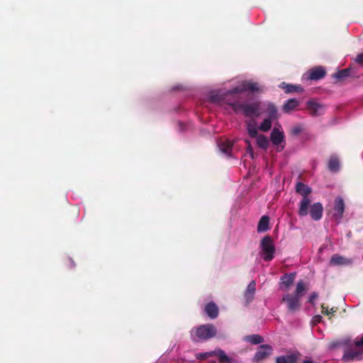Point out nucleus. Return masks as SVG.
Wrapping results in <instances>:
<instances>
[{"instance_id": "f3484780", "label": "nucleus", "mask_w": 363, "mask_h": 363, "mask_svg": "<svg viewBox=\"0 0 363 363\" xmlns=\"http://www.w3.org/2000/svg\"><path fill=\"white\" fill-rule=\"evenodd\" d=\"M256 283L255 281H252L247 286V289L245 292V298L247 303H250L253 298L256 291Z\"/></svg>"}, {"instance_id": "5701e85b", "label": "nucleus", "mask_w": 363, "mask_h": 363, "mask_svg": "<svg viewBox=\"0 0 363 363\" xmlns=\"http://www.w3.org/2000/svg\"><path fill=\"white\" fill-rule=\"evenodd\" d=\"M266 112L268 115V118L273 120L277 119L279 117L277 108L272 103L269 102L267 104Z\"/></svg>"}, {"instance_id": "473e14b6", "label": "nucleus", "mask_w": 363, "mask_h": 363, "mask_svg": "<svg viewBox=\"0 0 363 363\" xmlns=\"http://www.w3.org/2000/svg\"><path fill=\"white\" fill-rule=\"evenodd\" d=\"M245 142L247 145V152L249 153L250 155L251 158L253 159L254 158V151H253V148L252 147L251 143L249 140H245Z\"/></svg>"}, {"instance_id": "412c9836", "label": "nucleus", "mask_w": 363, "mask_h": 363, "mask_svg": "<svg viewBox=\"0 0 363 363\" xmlns=\"http://www.w3.org/2000/svg\"><path fill=\"white\" fill-rule=\"evenodd\" d=\"M300 104V102L295 99H291L285 102V104L283 106V111L289 113L291 111L295 110Z\"/></svg>"}, {"instance_id": "7ed1b4c3", "label": "nucleus", "mask_w": 363, "mask_h": 363, "mask_svg": "<svg viewBox=\"0 0 363 363\" xmlns=\"http://www.w3.org/2000/svg\"><path fill=\"white\" fill-rule=\"evenodd\" d=\"M216 334V328L213 324H203L195 329V337L192 339L194 342L205 341L214 337Z\"/></svg>"}, {"instance_id": "e433bc0d", "label": "nucleus", "mask_w": 363, "mask_h": 363, "mask_svg": "<svg viewBox=\"0 0 363 363\" xmlns=\"http://www.w3.org/2000/svg\"><path fill=\"white\" fill-rule=\"evenodd\" d=\"M354 346L356 347L363 348V336L361 337L360 340H357L354 342Z\"/></svg>"}, {"instance_id": "a878e982", "label": "nucleus", "mask_w": 363, "mask_h": 363, "mask_svg": "<svg viewBox=\"0 0 363 363\" xmlns=\"http://www.w3.org/2000/svg\"><path fill=\"white\" fill-rule=\"evenodd\" d=\"M219 148L223 153L229 155L233 149V143L230 140H224L219 143Z\"/></svg>"}, {"instance_id": "58836bf2", "label": "nucleus", "mask_w": 363, "mask_h": 363, "mask_svg": "<svg viewBox=\"0 0 363 363\" xmlns=\"http://www.w3.org/2000/svg\"><path fill=\"white\" fill-rule=\"evenodd\" d=\"M313 320L315 323H320L322 320V316L320 315H315Z\"/></svg>"}, {"instance_id": "6ab92c4d", "label": "nucleus", "mask_w": 363, "mask_h": 363, "mask_svg": "<svg viewBox=\"0 0 363 363\" xmlns=\"http://www.w3.org/2000/svg\"><path fill=\"white\" fill-rule=\"evenodd\" d=\"M340 160L337 155H333L330 156L328 163V168L332 172H337L340 169Z\"/></svg>"}, {"instance_id": "39448f33", "label": "nucleus", "mask_w": 363, "mask_h": 363, "mask_svg": "<svg viewBox=\"0 0 363 363\" xmlns=\"http://www.w3.org/2000/svg\"><path fill=\"white\" fill-rule=\"evenodd\" d=\"M262 248V257L266 262L272 260L274 257L275 247L272 238L269 235L264 236L260 243Z\"/></svg>"}, {"instance_id": "423d86ee", "label": "nucleus", "mask_w": 363, "mask_h": 363, "mask_svg": "<svg viewBox=\"0 0 363 363\" xmlns=\"http://www.w3.org/2000/svg\"><path fill=\"white\" fill-rule=\"evenodd\" d=\"M281 303H286L287 311L291 314L295 313L301 307V298L289 294L283 296Z\"/></svg>"}, {"instance_id": "1a4fd4ad", "label": "nucleus", "mask_w": 363, "mask_h": 363, "mask_svg": "<svg viewBox=\"0 0 363 363\" xmlns=\"http://www.w3.org/2000/svg\"><path fill=\"white\" fill-rule=\"evenodd\" d=\"M272 350V347L269 345H261L255 354L253 359L256 362L262 361L269 357Z\"/></svg>"}, {"instance_id": "79ce46f5", "label": "nucleus", "mask_w": 363, "mask_h": 363, "mask_svg": "<svg viewBox=\"0 0 363 363\" xmlns=\"http://www.w3.org/2000/svg\"><path fill=\"white\" fill-rule=\"evenodd\" d=\"M302 363H313V362L311 360L307 359V360H304Z\"/></svg>"}, {"instance_id": "f8f14e48", "label": "nucleus", "mask_w": 363, "mask_h": 363, "mask_svg": "<svg viewBox=\"0 0 363 363\" xmlns=\"http://www.w3.org/2000/svg\"><path fill=\"white\" fill-rule=\"evenodd\" d=\"M308 213L313 220H320L322 218L323 213V206L321 203L317 202L310 206Z\"/></svg>"}, {"instance_id": "4c0bfd02", "label": "nucleus", "mask_w": 363, "mask_h": 363, "mask_svg": "<svg viewBox=\"0 0 363 363\" xmlns=\"http://www.w3.org/2000/svg\"><path fill=\"white\" fill-rule=\"evenodd\" d=\"M348 342L347 341H344L342 342H335L332 343V347H337L338 346H340L342 345H347Z\"/></svg>"}, {"instance_id": "9b49d317", "label": "nucleus", "mask_w": 363, "mask_h": 363, "mask_svg": "<svg viewBox=\"0 0 363 363\" xmlns=\"http://www.w3.org/2000/svg\"><path fill=\"white\" fill-rule=\"evenodd\" d=\"M345 211V202L342 198L337 197L335 199L333 217L338 222L342 218Z\"/></svg>"}, {"instance_id": "2eb2a0df", "label": "nucleus", "mask_w": 363, "mask_h": 363, "mask_svg": "<svg viewBox=\"0 0 363 363\" xmlns=\"http://www.w3.org/2000/svg\"><path fill=\"white\" fill-rule=\"evenodd\" d=\"M352 263L351 259H348L338 254L333 255L330 259V264L333 266L350 265Z\"/></svg>"}, {"instance_id": "393cba45", "label": "nucleus", "mask_w": 363, "mask_h": 363, "mask_svg": "<svg viewBox=\"0 0 363 363\" xmlns=\"http://www.w3.org/2000/svg\"><path fill=\"white\" fill-rule=\"evenodd\" d=\"M269 218L267 216H263L260 218L257 225L258 232H265L269 229Z\"/></svg>"}, {"instance_id": "f704fd0d", "label": "nucleus", "mask_w": 363, "mask_h": 363, "mask_svg": "<svg viewBox=\"0 0 363 363\" xmlns=\"http://www.w3.org/2000/svg\"><path fill=\"white\" fill-rule=\"evenodd\" d=\"M318 297V294L317 292H312L311 294L309 296L308 302L314 305L315 304V300Z\"/></svg>"}, {"instance_id": "a211bd4d", "label": "nucleus", "mask_w": 363, "mask_h": 363, "mask_svg": "<svg viewBox=\"0 0 363 363\" xmlns=\"http://www.w3.org/2000/svg\"><path fill=\"white\" fill-rule=\"evenodd\" d=\"M205 312L209 318L214 319L218 315V308L214 302H210L206 306Z\"/></svg>"}, {"instance_id": "72a5a7b5", "label": "nucleus", "mask_w": 363, "mask_h": 363, "mask_svg": "<svg viewBox=\"0 0 363 363\" xmlns=\"http://www.w3.org/2000/svg\"><path fill=\"white\" fill-rule=\"evenodd\" d=\"M303 130V128L301 127V125H296L294 127H293L291 128V134L294 135H298V134H300Z\"/></svg>"}, {"instance_id": "4468645a", "label": "nucleus", "mask_w": 363, "mask_h": 363, "mask_svg": "<svg viewBox=\"0 0 363 363\" xmlns=\"http://www.w3.org/2000/svg\"><path fill=\"white\" fill-rule=\"evenodd\" d=\"M325 74L326 72L324 67L318 66L310 69L308 79L311 80H319L324 78Z\"/></svg>"}, {"instance_id": "c9c22d12", "label": "nucleus", "mask_w": 363, "mask_h": 363, "mask_svg": "<svg viewBox=\"0 0 363 363\" xmlns=\"http://www.w3.org/2000/svg\"><path fill=\"white\" fill-rule=\"evenodd\" d=\"M355 62L363 67V52L362 53H359L357 55L356 57V59H355Z\"/></svg>"}, {"instance_id": "f03ea898", "label": "nucleus", "mask_w": 363, "mask_h": 363, "mask_svg": "<svg viewBox=\"0 0 363 363\" xmlns=\"http://www.w3.org/2000/svg\"><path fill=\"white\" fill-rule=\"evenodd\" d=\"M296 191L302 196L298 213L300 216H306L308 213V208L311 202L309 195L311 194L312 189L305 184L298 182L296 185Z\"/></svg>"}, {"instance_id": "20e7f679", "label": "nucleus", "mask_w": 363, "mask_h": 363, "mask_svg": "<svg viewBox=\"0 0 363 363\" xmlns=\"http://www.w3.org/2000/svg\"><path fill=\"white\" fill-rule=\"evenodd\" d=\"M247 90L250 91L251 92H257L261 91L258 83L251 81H244L240 84V86L227 91L225 93L222 94L221 96L225 98H235L236 94L242 93Z\"/></svg>"}, {"instance_id": "0eeeda50", "label": "nucleus", "mask_w": 363, "mask_h": 363, "mask_svg": "<svg viewBox=\"0 0 363 363\" xmlns=\"http://www.w3.org/2000/svg\"><path fill=\"white\" fill-rule=\"evenodd\" d=\"M363 354V348L357 349L352 347V345H349L344 350L342 360L344 362H351L354 360L362 359Z\"/></svg>"}, {"instance_id": "4be33fe9", "label": "nucleus", "mask_w": 363, "mask_h": 363, "mask_svg": "<svg viewBox=\"0 0 363 363\" xmlns=\"http://www.w3.org/2000/svg\"><path fill=\"white\" fill-rule=\"evenodd\" d=\"M279 86L281 89H284L285 90V92L287 94L303 91V88L301 86L288 84L285 82H282Z\"/></svg>"}, {"instance_id": "a19ab883", "label": "nucleus", "mask_w": 363, "mask_h": 363, "mask_svg": "<svg viewBox=\"0 0 363 363\" xmlns=\"http://www.w3.org/2000/svg\"><path fill=\"white\" fill-rule=\"evenodd\" d=\"M211 99L213 101H217V100H220V99L218 97V96H215V95H213L211 96Z\"/></svg>"}, {"instance_id": "2f4dec72", "label": "nucleus", "mask_w": 363, "mask_h": 363, "mask_svg": "<svg viewBox=\"0 0 363 363\" xmlns=\"http://www.w3.org/2000/svg\"><path fill=\"white\" fill-rule=\"evenodd\" d=\"M321 309H322V313H323L324 315H329L330 314L333 315L336 312V310L334 309V308H332L329 310L328 308L325 306L324 304L321 305Z\"/></svg>"}, {"instance_id": "dca6fc26", "label": "nucleus", "mask_w": 363, "mask_h": 363, "mask_svg": "<svg viewBox=\"0 0 363 363\" xmlns=\"http://www.w3.org/2000/svg\"><path fill=\"white\" fill-rule=\"evenodd\" d=\"M307 108L313 116H318L322 114L323 111V106L313 101H308L307 102Z\"/></svg>"}, {"instance_id": "f257e3e1", "label": "nucleus", "mask_w": 363, "mask_h": 363, "mask_svg": "<svg viewBox=\"0 0 363 363\" xmlns=\"http://www.w3.org/2000/svg\"><path fill=\"white\" fill-rule=\"evenodd\" d=\"M223 100L226 101V103L231 106L233 111L236 113L242 112V114L246 117H258L261 115L260 104L259 101L253 102L251 104L248 103H240L237 101V98L230 99L228 98L223 97Z\"/></svg>"}, {"instance_id": "7c9ffc66", "label": "nucleus", "mask_w": 363, "mask_h": 363, "mask_svg": "<svg viewBox=\"0 0 363 363\" xmlns=\"http://www.w3.org/2000/svg\"><path fill=\"white\" fill-rule=\"evenodd\" d=\"M273 119L267 118H265L260 124L259 129L263 132H267L272 128V121Z\"/></svg>"}, {"instance_id": "aec40b11", "label": "nucleus", "mask_w": 363, "mask_h": 363, "mask_svg": "<svg viewBox=\"0 0 363 363\" xmlns=\"http://www.w3.org/2000/svg\"><path fill=\"white\" fill-rule=\"evenodd\" d=\"M245 124L249 135L252 138L257 137L258 133L256 121L254 119L246 121Z\"/></svg>"}, {"instance_id": "c756f323", "label": "nucleus", "mask_w": 363, "mask_h": 363, "mask_svg": "<svg viewBox=\"0 0 363 363\" xmlns=\"http://www.w3.org/2000/svg\"><path fill=\"white\" fill-rule=\"evenodd\" d=\"M246 340L253 345L263 342L264 338L259 335H252L246 337Z\"/></svg>"}, {"instance_id": "cd10ccee", "label": "nucleus", "mask_w": 363, "mask_h": 363, "mask_svg": "<svg viewBox=\"0 0 363 363\" xmlns=\"http://www.w3.org/2000/svg\"><path fill=\"white\" fill-rule=\"evenodd\" d=\"M306 290V289L305 284L303 283V281H300L297 283L295 292L293 295L296 297H298L299 298H301Z\"/></svg>"}, {"instance_id": "9d476101", "label": "nucleus", "mask_w": 363, "mask_h": 363, "mask_svg": "<svg viewBox=\"0 0 363 363\" xmlns=\"http://www.w3.org/2000/svg\"><path fill=\"white\" fill-rule=\"evenodd\" d=\"M208 356H216L218 359L219 363H238L237 360L228 357L224 350L216 349L206 354Z\"/></svg>"}, {"instance_id": "b1692460", "label": "nucleus", "mask_w": 363, "mask_h": 363, "mask_svg": "<svg viewBox=\"0 0 363 363\" xmlns=\"http://www.w3.org/2000/svg\"><path fill=\"white\" fill-rule=\"evenodd\" d=\"M351 70L352 69L350 67L340 69L333 74V77L338 81H343L351 75Z\"/></svg>"}, {"instance_id": "ddd939ff", "label": "nucleus", "mask_w": 363, "mask_h": 363, "mask_svg": "<svg viewBox=\"0 0 363 363\" xmlns=\"http://www.w3.org/2000/svg\"><path fill=\"white\" fill-rule=\"evenodd\" d=\"M301 354L299 352H294L287 355L279 356L276 358V363H296Z\"/></svg>"}, {"instance_id": "bb28decb", "label": "nucleus", "mask_w": 363, "mask_h": 363, "mask_svg": "<svg viewBox=\"0 0 363 363\" xmlns=\"http://www.w3.org/2000/svg\"><path fill=\"white\" fill-rule=\"evenodd\" d=\"M296 274L294 273L285 274L281 277V283L289 288L294 282Z\"/></svg>"}, {"instance_id": "ea45409f", "label": "nucleus", "mask_w": 363, "mask_h": 363, "mask_svg": "<svg viewBox=\"0 0 363 363\" xmlns=\"http://www.w3.org/2000/svg\"><path fill=\"white\" fill-rule=\"evenodd\" d=\"M207 353H208V352H205V353H203V354H202V353H201V354H199L197 356V358H199V359H206V358H208V357H209L210 356H208V355L206 354H207Z\"/></svg>"}, {"instance_id": "6e6552de", "label": "nucleus", "mask_w": 363, "mask_h": 363, "mask_svg": "<svg viewBox=\"0 0 363 363\" xmlns=\"http://www.w3.org/2000/svg\"><path fill=\"white\" fill-rule=\"evenodd\" d=\"M270 139L272 143L277 146L278 150L281 151L284 148V134L282 131H280L278 128H274L270 134Z\"/></svg>"}, {"instance_id": "c85d7f7f", "label": "nucleus", "mask_w": 363, "mask_h": 363, "mask_svg": "<svg viewBox=\"0 0 363 363\" xmlns=\"http://www.w3.org/2000/svg\"><path fill=\"white\" fill-rule=\"evenodd\" d=\"M256 138H257V145L262 149H264V150L267 149V147L269 146V141H268L267 138L264 135H257V137H256Z\"/></svg>"}]
</instances>
